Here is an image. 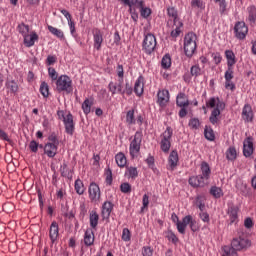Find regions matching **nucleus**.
I'll return each mask as SVG.
<instances>
[{"label": "nucleus", "mask_w": 256, "mask_h": 256, "mask_svg": "<svg viewBox=\"0 0 256 256\" xmlns=\"http://www.w3.org/2000/svg\"><path fill=\"white\" fill-rule=\"evenodd\" d=\"M201 171V175L192 176L189 178L188 183L191 185V187L197 188L205 187V185H208L209 179L211 178V167L209 166V163L203 161L201 163Z\"/></svg>", "instance_id": "1"}, {"label": "nucleus", "mask_w": 256, "mask_h": 256, "mask_svg": "<svg viewBox=\"0 0 256 256\" xmlns=\"http://www.w3.org/2000/svg\"><path fill=\"white\" fill-rule=\"evenodd\" d=\"M17 31L24 37L25 47H33V45H35V41H39V35H37V32H32L29 36V25H26L23 22L17 26Z\"/></svg>", "instance_id": "2"}, {"label": "nucleus", "mask_w": 256, "mask_h": 256, "mask_svg": "<svg viewBox=\"0 0 256 256\" xmlns=\"http://www.w3.org/2000/svg\"><path fill=\"white\" fill-rule=\"evenodd\" d=\"M56 91L58 93L65 92L67 95L73 93V80L67 75H61L56 80Z\"/></svg>", "instance_id": "3"}, {"label": "nucleus", "mask_w": 256, "mask_h": 256, "mask_svg": "<svg viewBox=\"0 0 256 256\" xmlns=\"http://www.w3.org/2000/svg\"><path fill=\"white\" fill-rule=\"evenodd\" d=\"M181 99H185V93H183V92H180L176 97V105H177V107H180V111H179L178 115H179L180 119H183V118L187 117V114L189 113L187 111V108L189 107L191 102H189V100L181 101Z\"/></svg>", "instance_id": "4"}, {"label": "nucleus", "mask_w": 256, "mask_h": 256, "mask_svg": "<svg viewBox=\"0 0 256 256\" xmlns=\"http://www.w3.org/2000/svg\"><path fill=\"white\" fill-rule=\"evenodd\" d=\"M231 246L234 247L237 251H247L251 247V240L243 236L233 238Z\"/></svg>", "instance_id": "5"}, {"label": "nucleus", "mask_w": 256, "mask_h": 256, "mask_svg": "<svg viewBox=\"0 0 256 256\" xmlns=\"http://www.w3.org/2000/svg\"><path fill=\"white\" fill-rule=\"evenodd\" d=\"M142 47L147 53V55H151L155 51V47H157V39L153 34H147L142 43Z\"/></svg>", "instance_id": "6"}, {"label": "nucleus", "mask_w": 256, "mask_h": 256, "mask_svg": "<svg viewBox=\"0 0 256 256\" xmlns=\"http://www.w3.org/2000/svg\"><path fill=\"white\" fill-rule=\"evenodd\" d=\"M171 137H173V129L167 127L160 142L163 153H169V149H171Z\"/></svg>", "instance_id": "7"}, {"label": "nucleus", "mask_w": 256, "mask_h": 256, "mask_svg": "<svg viewBox=\"0 0 256 256\" xmlns=\"http://www.w3.org/2000/svg\"><path fill=\"white\" fill-rule=\"evenodd\" d=\"M143 141V133L137 131L134 135V139L130 143V155L131 157H135V153H139L141 151V142Z\"/></svg>", "instance_id": "8"}, {"label": "nucleus", "mask_w": 256, "mask_h": 256, "mask_svg": "<svg viewBox=\"0 0 256 256\" xmlns=\"http://www.w3.org/2000/svg\"><path fill=\"white\" fill-rule=\"evenodd\" d=\"M225 109V102L221 101L219 97H217L216 107L212 110L211 115L209 117L210 123L212 125H216L217 121H219V115H221V111Z\"/></svg>", "instance_id": "9"}, {"label": "nucleus", "mask_w": 256, "mask_h": 256, "mask_svg": "<svg viewBox=\"0 0 256 256\" xmlns=\"http://www.w3.org/2000/svg\"><path fill=\"white\" fill-rule=\"evenodd\" d=\"M234 33L237 39L243 40L245 39V37H247V33H249V28L247 27L245 22L240 21L235 24Z\"/></svg>", "instance_id": "10"}, {"label": "nucleus", "mask_w": 256, "mask_h": 256, "mask_svg": "<svg viewBox=\"0 0 256 256\" xmlns=\"http://www.w3.org/2000/svg\"><path fill=\"white\" fill-rule=\"evenodd\" d=\"M108 89L112 95H125V90H123V78H119L118 82L111 81L108 84Z\"/></svg>", "instance_id": "11"}, {"label": "nucleus", "mask_w": 256, "mask_h": 256, "mask_svg": "<svg viewBox=\"0 0 256 256\" xmlns=\"http://www.w3.org/2000/svg\"><path fill=\"white\" fill-rule=\"evenodd\" d=\"M239 207L235 206L233 203L228 204V210H227V215L229 216L230 222L228 225H237L239 222Z\"/></svg>", "instance_id": "12"}, {"label": "nucleus", "mask_w": 256, "mask_h": 256, "mask_svg": "<svg viewBox=\"0 0 256 256\" xmlns=\"http://www.w3.org/2000/svg\"><path fill=\"white\" fill-rule=\"evenodd\" d=\"M253 151H255V148H253V137L249 136L243 142L244 157H251V155H253Z\"/></svg>", "instance_id": "13"}, {"label": "nucleus", "mask_w": 256, "mask_h": 256, "mask_svg": "<svg viewBox=\"0 0 256 256\" xmlns=\"http://www.w3.org/2000/svg\"><path fill=\"white\" fill-rule=\"evenodd\" d=\"M88 191L91 201H99L101 199V189L97 183L91 182Z\"/></svg>", "instance_id": "14"}, {"label": "nucleus", "mask_w": 256, "mask_h": 256, "mask_svg": "<svg viewBox=\"0 0 256 256\" xmlns=\"http://www.w3.org/2000/svg\"><path fill=\"white\" fill-rule=\"evenodd\" d=\"M64 125H65V132L68 135H73L75 133V123L73 122V114L70 112L66 115V118H64Z\"/></svg>", "instance_id": "15"}, {"label": "nucleus", "mask_w": 256, "mask_h": 256, "mask_svg": "<svg viewBox=\"0 0 256 256\" xmlns=\"http://www.w3.org/2000/svg\"><path fill=\"white\" fill-rule=\"evenodd\" d=\"M157 103L160 107H166L169 103V90H159L157 93Z\"/></svg>", "instance_id": "16"}, {"label": "nucleus", "mask_w": 256, "mask_h": 256, "mask_svg": "<svg viewBox=\"0 0 256 256\" xmlns=\"http://www.w3.org/2000/svg\"><path fill=\"white\" fill-rule=\"evenodd\" d=\"M253 117V108L249 104H245L242 109V119L246 123H251L253 122Z\"/></svg>", "instance_id": "17"}, {"label": "nucleus", "mask_w": 256, "mask_h": 256, "mask_svg": "<svg viewBox=\"0 0 256 256\" xmlns=\"http://www.w3.org/2000/svg\"><path fill=\"white\" fill-rule=\"evenodd\" d=\"M57 149H59V144H51L47 142L44 146V153L50 159H53L57 155Z\"/></svg>", "instance_id": "18"}, {"label": "nucleus", "mask_w": 256, "mask_h": 256, "mask_svg": "<svg viewBox=\"0 0 256 256\" xmlns=\"http://www.w3.org/2000/svg\"><path fill=\"white\" fill-rule=\"evenodd\" d=\"M93 36H94V47L97 51H100L101 45L103 44V34L101 33V30H99V28H95L93 30Z\"/></svg>", "instance_id": "19"}, {"label": "nucleus", "mask_w": 256, "mask_h": 256, "mask_svg": "<svg viewBox=\"0 0 256 256\" xmlns=\"http://www.w3.org/2000/svg\"><path fill=\"white\" fill-rule=\"evenodd\" d=\"M49 237L52 243H55L59 237V224L56 221L50 225Z\"/></svg>", "instance_id": "20"}, {"label": "nucleus", "mask_w": 256, "mask_h": 256, "mask_svg": "<svg viewBox=\"0 0 256 256\" xmlns=\"http://www.w3.org/2000/svg\"><path fill=\"white\" fill-rule=\"evenodd\" d=\"M144 82H145V78L143 76H139L134 84V93L138 97H141V95H143Z\"/></svg>", "instance_id": "21"}, {"label": "nucleus", "mask_w": 256, "mask_h": 256, "mask_svg": "<svg viewBox=\"0 0 256 256\" xmlns=\"http://www.w3.org/2000/svg\"><path fill=\"white\" fill-rule=\"evenodd\" d=\"M95 243V233L91 229H87L84 234V244L86 247H91Z\"/></svg>", "instance_id": "22"}, {"label": "nucleus", "mask_w": 256, "mask_h": 256, "mask_svg": "<svg viewBox=\"0 0 256 256\" xmlns=\"http://www.w3.org/2000/svg\"><path fill=\"white\" fill-rule=\"evenodd\" d=\"M167 15H168V17L173 18L174 25H175V23H180V27H183V23L181 21H179V14L177 12V9H175V7H168Z\"/></svg>", "instance_id": "23"}, {"label": "nucleus", "mask_w": 256, "mask_h": 256, "mask_svg": "<svg viewBox=\"0 0 256 256\" xmlns=\"http://www.w3.org/2000/svg\"><path fill=\"white\" fill-rule=\"evenodd\" d=\"M195 51H197V44H184V53L189 59L195 55Z\"/></svg>", "instance_id": "24"}, {"label": "nucleus", "mask_w": 256, "mask_h": 256, "mask_svg": "<svg viewBox=\"0 0 256 256\" xmlns=\"http://www.w3.org/2000/svg\"><path fill=\"white\" fill-rule=\"evenodd\" d=\"M184 45H197V34L189 32L184 37Z\"/></svg>", "instance_id": "25"}, {"label": "nucleus", "mask_w": 256, "mask_h": 256, "mask_svg": "<svg viewBox=\"0 0 256 256\" xmlns=\"http://www.w3.org/2000/svg\"><path fill=\"white\" fill-rule=\"evenodd\" d=\"M113 203L106 201L104 202L103 206H102V215L103 217L109 218L111 216V211H113Z\"/></svg>", "instance_id": "26"}, {"label": "nucleus", "mask_w": 256, "mask_h": 256, "mask_svg": "<svg viewBox=\"0 0 256 256\" xmlns=\"http://www.w3.org/2000/svg\"><path fill=\"white\" fill-rule=\"evenodd\" d=\"M168 161L171 169H174L177 167V163H179V154L177 153V150H173L170 153Z\"/></svg>", "instance_id": "27"}, {"label": "nucleus", "mask_w": 256, "mask_h": 256, "mask_svg": "<svg viewBox=\"0 0 256 256\" xmlns=\"http://www.w3.org/2000/svg\"><path fill=\"white\" fill-rule=\"evenodd\" d=\"M225 56L227 59V67H233V65L237 63V60L235 59V53L233 52V50H226Z\"/></svg>", "instance_id": "28"}, {"label": "nucleus", "mask_w": 256, "mask_h": 256, "mask_svg": "<svg viewBox=\"0 0 256 256\" xmlns=\"http://www.w3.org/2000/svg\"><path fill=\"white\" fill-rule=\"evenodd\" d=\"M97 225H99V214H97V211H92L90 212V227L97 229Z\"/></svg>", "instance_id": "29"}, {"label": "nucleus", "mask_w": 256, "mask_h": 256, "mask_svg": "<svg viewBox=\"0 0 256 256\" xmlns=\"http://www.w3.org/2000/svg\"><path fill=\"white\" fill-rule=\"evenodd\" d=\"M226 159L228 161H235V159H237V149H235V146H230L228 148L226 151Z\"/></svg>", "instance_id": "30"}, {"label": "nucleus", "mask_w": 256, "mask_h": 256, "mask_svg": "<svg viewBox=\"0 0 256 256\" xmlns=\"http://www.w3.org/2000/svg\"><path fill=\"white\" fill-rule=\"evenodd\" d=\"M204 137L207 141H214L215 140V132L211 126H205L204 129Z\"/></svg>", "instance_id": "31"}, {"label": "nucleus", "mask_w": 256, "mask_h": 256, "mask_svg": "<svg viewBox=\"0 0 256 256\" xmlns=\"http://www.w3.org/2000/svg\"><path fill=\"white\" fill-rule=\"evenodd\" d=\"M115 159L118 167H125V165H127V157H125V154H123V152H119L115 156Z\"/></svg>", "instance_id": "32"}, {"label": "nucleus", "mask_w": 256, "mask_h": 256, "mask_svg": "<svg viewBox=\"0 0 256 256\" xmlns=\"http://www.w3.org/2000/svg\"><path fill=\"white\" fill-rule=\"evenodd\" d=\"M210 195H212V197L215 199H221V197H223V189L217 186H212L210 188Z\"/></svg>", "instance_id": "33"}, {"label": "nucleus", "mask_w": 256, "mask_h": 256, "mask_svg": "<svg viewBox=\"0 0 256 256\" xmlns=\"http://www.w3.org/2000/svg\"><path fill=\"white\" fill-rule=\"evenodd\" d=\"M223 251L224 254L222 256H239V254H237V249H235V247L231 246H224L223 247Z\"/></svg>", "instance_id": "34"}, {"label": "nucleus", "mask_w": 256, "mask_h": 256, "mask_svg": "<svg viewBox=\"0 0 256 256\" xmlns=\"http://www.w3.org/2000/svg\"><path fill=\"white\" fill-rule=\"evenodd\" d=\"M60 173H61V177H67L68 179H70L71 176V170H69V166L67 165V162H63V164L60 167Z\"/></svg>", "instance_id": "35"}, {"label": "nucleus", "mask_w": 256, "mask_h": 256, "mask_svg": "<svg viewBox=\"0 0 256 256\" xmlns=\"http://www.w3.org/2000/svg\"><path fill=\"white\" fill-rule=\"evenodd\" d=\"M91 107H93V101L86 98L82 103V110L85 115H89V113H91Z\"/></svg>", "instance_id": "36"}, {"label": "nucleus", "mask_w": 256, "mask_h": 256, "mask_svg": "<svg viewBox=\"0 0 256 256\" xmlns=\"http://www.w3.org/2000/svg\"><path fill=\"white\" fill-rule=\"evenodd\" d=\"M120 1H122L123 5H126L129 7L128 13H130V15H132L133 12L137 11L135 8H133V7H135L137 0H120Z\"/></svg>", "instance_id": "37"}, {"label": "nucleus", "mask_w": 256, "mask_h": 256, "mask_svg": "<svg viewBox=\"0 0 256 256\" xmlns=\"http://www.w3.org/2000/svg\"><path fill=\"white\" fill-rule=\"evenodd\" d=\"M248 21L250 23L256 22V7L254 5L248 7Z\"/></svg>", "instance_id": "38"}, {"label": "nucleus", "mask_w": 256, "mask_h": 256, "mask_svg": "<svg viewBox=\"0 0 256 256\" xmlns=\"http://www.w3.org/2000/svg\"><path fill=\"white\" fill-rule=\"evenodd\" d=\"M48 31L52 33V35H55V37H57L58 39H65V34L61 30L53 26H48Z\"/></svg>", "instance_id": "39"}, {"label": "nucleus", "mask_w": 256, "mask_h": 256, "mask_svg": "<svg viewBox=\"0 0 256 256\" xmlns=\"http://www.w3.org/2000/svg\"><path fill=\"white\" fill-rule=\"evenodd\" d=\"M6 87L10 90V93H17V91H19V85L15 80L7 81Z\"/></svg>", "instance_id": "40"}, {"label": "nucleus", "mask_w": 256, "mask_h": 256, "mask_svg": "<svg viewBox=\"0 0 256 256\" xmlns=\"http://www.w3.org/2000/svg\"><path fill=\"white\" fill-rule=\"evenodd\" d=\"M126 123L128 125H135L136 120H135V110H129L126 114Z\"/></svg>", "instance_id": "41"}, {"label": "nucleus", "mask_w": 256, "mask_h": 256, "mask_svg": "<svg viewBox=\"0 0 256 256\" xmlns=\"http://www.w3.org/2000/svg\"><path fill=\"white\" fill-rule=\"evenodd\" d=\"M75 191L78 195H83V193H85V186L83 185V181L79 179L75 181Z\"/></svg>", "instance_id": "42"}, {"label": "nucleus", "mask_w": 256, "mask_h": 256, "mask_svg": "<svg viewBox=\"0 0 256 256\" xmlns=\"http://www.w3.org/2000/svg\"><path fill=\"white\" fill-rule=\"evenodd\" d=\"M162 69H169L171 67V56L166 54L161 61Z\"/></svg>", "instance_id": "43"}, {"label": "nucleus", "mask_w": 256, "mask_h": 256, "mask_svg": "<svg viewBox=\"0 0 256 256\" xmlns=\"http://www.w3.org/2000/svg\"><path fill=\"white\" fill-rule=\"evenodd\" d=\"M105 175H106V184L112 185L113 184V171L111 170V168L109 166L105 169Z\"/></svg>", "instance_id": "44"}, {"label": "nucleus", "mask_w": 256, "mask_h": 256, "mask_svg": "<svg viewBox=\"0 0 256 256\" xmlns=\"http://www.w3.org/2000/svg\"><path fill=\"white\" fill-rule=\"evenodd\" d=\"M40 93L45 98L49 97V84L47 82H42L40 85Z\"/></svg>", "instance_id": "45"}, {"label": "nucleus", "mask_w": 256, "mask_h": 256, "mask_svg": "<svg viewBox=\"0 0 256 256\" xmlns=\"http://www.w3.org/2000/svg\"><path fill=\"white\" fill-rule=\"evenodd\" d=\"M188 125L190 128L197 130L201 127V121H199V118H192L189 120Z\"/></svg>", "instance_id": "46"}, {"label": "nucleus", "mask_w": 256, "mask_h": 256, "mask_svg": "<svg viewBox=\"0 0 256 256\" xmlns=\"http://www.w3.org/2000/svg\"><path fill=\"white\" fill-rule=\"evenodd\" d=\"M195 205L200 209V212L205 211V202H203V196L198 195L196 197Z\"/></svg>", "instance_id": "47"}, {"label": "nucleus", "mask_w": 256, "mask_h": 256, "mask_svg": "<svg viewBox=\"0 0 256 256\" xmlns=\"http://www.w3.org/2000/svg\"><path fill=\"white\" fill-rule=\"evenodd\" d=\"M190 74L192 77H199L201 75V67L199 65H194L190 68Z\"/></svg>", "instance_id": "48"}, {"label": "nucleus", "mask_w": 256, "mask_h": 256, "mask_svg": "<svg viewBox=\"0 0 256 256\" xmlns=\"http://www.w3.org/2000/svg\"><path fill=\"white\" fill-rule=\"evenodd\" d=\"M233 66H228V69L226 70L224 74L225 81H231L233 79Z\"/></svg>", "instance_id": "49"}, {"label": "nucleus", "mask_w": 256, "mask_h": 256, "mask_svg": "<svg viewBox=\"0 0 256 256\" xmlns=\"http://www.w3.org/2000/svg\"><path fill=\"white\" fill-rule=\"evenodd\" d=\"M151 13H153V11L149 7H144L140 11V15L143 17V19H148Z\"/></svg>", "instance_id": "50"}, {"label": "nucleus", "mask_w": 256, "mask_h": 256, "mask_svg": "<svg viewBox=\"0 0 256 256\" xmlns=\"http://www.w3.org/2000/svg\"><path fill=\"white\" fill-rule=\"evenodd\" d=\"M48 74L52 81H57L59 79V74H57V70H55L53 67L48 68Z\"/></svg>", "instance_id": "51"}, {"label": "nucleus", "mask_w": 256, "mask_h": 256, "mask_svg": "<svg viewBox=\"0 0 256 256\" xmlns=\"http://www.w3.org/2000/svg\"><path fill=\"white\" fill-rule=\"evenodd\" d=\"M120 191L121 193H131V184L129 182H124L120 185Z\"/></svg>", "instance_id": "52"}, {"label": "nucleus", "mask_w": 256, "mask_h": 256, "mask_svg": "<svg viewBox=\"0 0 256 256\" xmlns=\"http://www.w3.org/2000/svg\"><path fill=\"white\" fill-rule=\"evenodd\" d=\"M128 173H129V177H131V179H135L136 177H139V172L137 171V167H128Z\"/></svg>", "instance_id": "53"}, {"label": "nucleus", "mask_w": 256, "mask_h": 256, "mask_svg": "<svg viewBox=\"0 0 256 256\" xmlns=\"http://www.w3.org/2000/svg\"><path fill=\"white\" fill-rule=\"evenodd\" d=\"M29 149L32 153H37L39 151V143L35 140H32L29 143Z\"/></svg>", "instance_id": "54"}, {"label": "nucleus", "mask_w": 256, "mask_h": 256, "mask_svg": "<svg viewBox=\"0 0 256 256\" xmlns=\"http://www.w3.org/2000/svg\"><path fill=\"white\" fill-rule=\"evenodd\" d=\"M122 241H131V231H129V228L123 229Z\"/></svg>", "instance_id": "55"}, {"label": "nucleus", "mask_w": 256, "mask_h": 256, "mask_svg": "<svg viewBox=\"0 0 256 256\" xmlns=\"http://www.w3.org/2000/svg\"><path fill=\"white\" fill-rule=\"evenodd\" d=\"M166 237L168 238V241H172L173 243H177L179 241V238L173 233V231L169 230L166 233Z\"/></svg>", "instance_id": "56"}, {"label": "nucleus", "mask_w": 256, "mask_h": 256, "mask_svg": "<svg viewBox=\"0 0 256 256\" xmlns=\"http://www.w3.org/2000/svg\"><path fill=\"white\" fill-rule=\"evenodd\" d=\"M48 143L54 144V145H59V139L57 138V134H55V132H52L49 136H48Z\"/></svg>", "instance_id": "57"}, {"label": "nucleus", "mask_w": 256, "mask_h": 256, "mask_svg": "<svg viewBox=\"0 0 256 256\" xmlns=\"http://www.w3.org/2000/svg\"><path fill=\"white\" fill-rule=\"evenodd\" d=\"M199 217L203 223H209L211 221L209 218V213H207L205 210L199 213Z\"/></svg>", "instance_id": "58"}, {"label": "nucleus", "mask_w": 256, "mask_h": 256, "mask_svg": "<svg viewBox=\"0 0 256 256\" xmlns=\"http://www.w3.org/2000/svg\"><path fill=\"white\" fill-rule=\"evenodd\" d=\"M216 105H217V98L215 97L210 98L206 102V107H208L209 109H215Z\"/></svg>", "instance_id": "59"}, {"label": "nucleus", "mask_w": 256, "mask_h": 256, "mask_svg": "<svg viewBox=\"0 0 256 256\" xmlns=\"http://www.w3.org/2000/svg\"><path fill=\"white\" fill-rule=\"evenodd\" d=\"M55 63H57V56L48 55L46 59V65L51 66V65H55Z\"/></svg>", "instance_id": "60"}, {"label": "nucleus", "mask_w": 256, "mask_h": 256, "mask_svg": "<svg viewBox=\"0 0 256 256\" xmlns=\"http://www.w3.org/2000/svg\"><path fill=\"white\" fill-rule=\"evenodd\" d=\"M212 59H213L215 65H219V63H221L223 57H221V53L216 52V53H212Z\"/></svg>", "instance_id": "61"}, {"label": "nucleus", "mask_w": 256, "mask_h": 256, "mask_svg": "<svg viewBox=\"0 0 256 256\" xmlns=\"http://www.w3.org/2000/svg\"><path fill=\"white\" fill-rule=\"evenodd\" d=\"M192 7H197L198 9H205V4L201 0H192L191 1Z\"/></svg>", "instance_id": "62"}, {"label": "nucleus", "mask_w": 256, "mask_h": 256, "mask_svg": "<svg viewBox=\"0 0 256 256\" xmlns=\"http://www.w3.org/2000/svg\"><path fill=\"white\" fill-rule=\"evenodd\" d=\"M142 255L143 256H153V249L150 246H144L142 248Z\"/></svg>", "instance_id": "63"}, {"label": "nucleus", "mask_w": 256, "mask_h": 256, "mask_svg": "<svg viewBox=\"0 0 256 256\" xmlns=\"http://www.w3.org/2000/svg\"><path fill=\"white\" fill-rule=\"evenodd\" d=\"M0 139H3V141H7V143H13V140L9 138V135L6 134V132L3 129H0Z\"/></svg>", "instance_id": "64"}]
</instances>
